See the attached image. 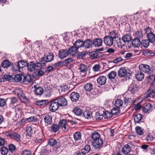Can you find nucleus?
I'll return each instance as SVG.
<instances>
[{"label":"nucleus","mask_w":155,"mask_h":155,"mask_svg":"<svg viewBox=\"0 0 155 155\" xmlns=\"http://www.w3.org/2000/svg\"><path fill=\"white\" fill-rule=\"evenodd\" d=\"M92 141L91 143L94 148L100 149L102 148L103 145V141L100 137V134L97 132H95L91 135Z\"/></svg>","instance_id":"1"},{"label":"nucleus","mask_w":155,"mask_h":155,"mask_svg":"<svg viewBox=\"0 0 155 155\" xmlns=\"http://www.w3.org/2000/svg\"><path fill=\"white\" fill-rule=\"evenodd\" d=\"M54 56L53 54L51 53H49L48 54L46 55L45 54L44 56L40 59L39 61L41 62H44L45 63L52 61L53 60Z\"/></svg>","instance_id":"2"},{"label":"nucleus","mask_w":155,"mask_h":155,"mask_svg":"<svg viewBox=\"0 0 155 155\" xmlns=\"http://www.w3.org/2000/svg\"><path fill=\"white\" fill-rule=\"evenodd\" d=\"M49 109L51 111L54 112L58 110L59 107L56 99L49 103Z\"/></svg>","instance_id":"3"},{"label":"nucleus","mask_w":155,"mask_h":155,"mask_svg":"<svg viewBox=\"0 0 155 155\" xmlns=\"http://www.w3.org/2000/svg\"><path fill=\"white\" fill-rule=\"evenodd\" d=\"M139 69L144 72L150 74L152 72V70L150 68L148 65L144 64H140L139 66Z\"/></svg>","instance_id":"4"},{"label":"nucleus","mask_w":155,"mask_h":155,"mask_svg":"<svg viewBox=\"0 0 155 155\" xmlns=\"http://www.w3.org/2000/svg\"><path fill=\"white\" fill-rule=\"evenodd\" d=\"M114 39L107 35L104 37L103 41L104 43L107 46L110 47L113 45Z\"/></svg>","instance_id":"5"},{"label":"nucleus","mask_w":155,"mask_h":155,"mask_svg":"<svg viewBox=\"0 0 155 155\" xmlns=\"http://www.w3.org/2000/svg\"><path fill=\"white\" fill-rule=\"evenodd\" d=\"M118 76L120 77L130 76V74L124 68H121L119 69L118 72Z\"/></svg>","instance_id":"6"},{"label":"nucleus","mask_w":155,"mask_h":155,"mask_svg":"<svg viewBox=\"0 0 155 155\" xmlns=\"http://www.w3.org/2000/svg\"><path fill=\"white\" fill-rule=\"evenodd\" d=\"M58 140L53 138L50 139L48 142V144L51 146H53L55 145L57 148H59L61 146V143L58 142Z\"/></svg>","instance_id":"7"},{"label":"nucleus","mask_w":155,"mask_h":155,"mask_svg":"<svg viewBox=\"0 0 155 155\" xmlns=\"http://www.w3.org/2000/svg\"><path fill=\"white\" fill-rule=\"evenodd\" d=\"M56 99L59 106H64L67 104V101L64 97H60Z\"/></svg>","instance_id":"8"},{"label":"nucleus","mask_w":155,"mask_h":155,"mask_svg":"<svg viewBox=\"0 0 155 155\" xmlns=\"http://www.w3.org/2000/svg\"><path fill=\"white\" fill-rule=\"evenodd\" d=\"M18 91L20 92V93H18V92H17L18 91L16 90L15 91V93L19 97L21 101L23 103H25L28 102V99L25 96L24 94H23L21 90L19 89Z\"/></svg>","instance_id":"9"},{"label":"nucleus","mask_w":155,"mask_h":155,"mask_svg":"<svg viewBox=\"0 0 155 155\" xmlns=\"http://www.w3.org/2000/svg\"><path fill=\"white\" fill-rule=\"evenodd\" d=\"M79 97L80 95L77 92H72L70 95L71 100L73 102H76L78 100Z\"/></svg>","instance_id":"10"},{"label":"nucleus","mask_w":155,"mask_h":155,"mask_svg":"<svg viewBox=\"0 0 155 155\" xmlns=\"http://www.w3.org/2000/svg\"><path fill=\"white\" fill-rule=\"evenodd\" d=\"M90 149V146L89 145H86L84 148L81 149V152L77 153L76 155H85L89 152Z\"/></svg>","instance_id":"11"},{"label":"nucleus","mask_w":155,"mask_h":155,"mask_svg":"<svg viewBox=\"0 0 155 155\" xmlns=\"http://www.w3.org/2000/svg\"><path fill=\"white\" fill-rule=\"evenodd\" d=\"M58 125L59 126V127H62V130L64 132H66L68 131V128H67L66 127L67 125L66 120H61L59 122Z\"/></svg>","instance_id":"12"},{"label":"nucleus","mask_w":155,"mask_h":155,"mask_svg":"<svg viewBox=\"0 0 155 155\" xmlns=\"http://www.w3.org/2000/svg\"><path fill=\"white\" fill-rule=\"evenodd\" d=\"M93 41L91 40L87 39L84 41V47L86 48H90L92 47Z\"/></svg>","instance_id":"13"},{"label":"nucleus","mask_w":155,"mask_h":155,"mask_svg":"<svg viewBox=\"0 0 155 155\" xmlns=\"http://www.w3.org/2000/svg\"><path fill=\"white\" fill-rule=\"evenodd\" d=\"M92 41L93 45L96 47H99L102 45V40L99 38H95Z\"/></svg>","instance_id":"14"},{"label":"nucleus","mask_w":155,"mask_h":155,"mask_svg":"<svg viewBox=\"0 0 155 155\" xmlns=\"http://www.w3.org/2000/svg\"><path fill=\"white\" fill-rule=\"evenodd\" d=\"M25 78L24 75L21 74L16 75L14 77V80L17 82H20L21 83H24L23 79Z\"/></svg>","instance_id":"15"},{"label":"nucleus","mask_w":155,"mask_h":155,"mask_svg":"<svg viewBox=\"0 0 155 155\" xmlns=\"http://www.w3.org/2000/svg\"><path fill=\"white\" fill-rule=\"evenodd\" d=\"M68 51L67 49H62L59 51V57L61 58H63L68 56Z\"/></svg>","instance_id":"16"},{"label":"nucleus","mask_w":155,"mask_h":155,"mask_svg":"<svg viewBox=\"0 0 155 155\" xmlns=\"http://www.w3.org/2000/svg\"><path fill=\"white\" fill-rule=\"evenodd\" d=\"M144 97L146 98H148L149 97L153 98L155 97L153 90L151 89H149L147 92L144 94Z\"/></svg>","instance_id":"17"},{"label":"nucleus","mask_w":155,"mask_h":155,"mask_svg":"<svg viewBox=\"0 0 155 155\" xmlns=\"http://www.w3.org/2000/svg\"><path fill=\"white\" fill-rule=\"evenodd\" d=\"M107 78L105 76H102L98 78L97 81L100 85H102L106 83Z\"/></svg>","instance_id":"18"},{"label":"nucleus","mask_w":155,"mask_h":155,"mask_svg":"<svg viewBox=\"0 0 155 155\" xmlns=\"http://www.w3.org/2000/svg\"><path fill=\"white\" fill-rule=\"evenodd\" d=\"M44 120L45 124H50L52 122V117L51 115L48 114L45 116Z\"/></svg>","instance_id":"19"},{"label":"nucleus","mask_w":155,"mask_h":155,"mask_svg":"<svg viewBox=\"0 0 155 155\" xmlns=\"http://www.w3.org/2000/svg\"><path fill=\"white\" fill-rule=\"evenodd\" d=\"M135 77L138 81H141L143 79L144 74L141 71H138L135 74Z\"/></svg>","instance_id":"20"},{"label":"nucleus","mask_w":155,"mask_h":155,"mask_svg":"<svg viewBox=\"0 0 155 155\" xmlns=\"http://www.w3.org/2000/svg\"><path fill=\"white\" fill-rule=\"evenodd\" d=\"M84 41L81 39L77 40L74 44V46H75L78 49V48L81 47H83Z\"/></svg>","instance_id":"21"},{"label":"nucleus","mask_w":155,"mask_h":155,"mask_svg":"<svg viewBox=\"0 0 155 155\" xmlns=\"http://www.w3.org/2000/svg\"><path fill=\"white\" fill-rule=\"evenodd\" d=\"M78 49L75 46H72L68 50V54L74 55L78 52Z\"/></svg>","instance_id":"22"},{"label":"nucleus","mask_w":155,"mask_h":155,"mask_svg":"<svg viewBox=\"0 0 155 155\" xmlns=\"http://www.w3.org/2000/svg\"><path fill=\"white\" fill-rule=\"evenodd\" d=\"M10 136L11 138L14 139L17 141L18 142L20 140V135L16 133H12L10 135Z\"/></svg>","instance_id":"23"},{"label":"nucleus","mask_w":155,"mask_h":155,"mask_svg":"<svg viewBox=\"0 0 155 155\" xmlns=\"http://www.w3.org/2000/svg\"><path fill=\"white\" fill-rule=\"evenodd\" d=\"M138 86L134 83H132L129 88V90L131 93H134L137 91Z\"/></svg>","instance_id":"24"},{"label":"nucleus","mask_w":155,"mask_h":155,"mask_svg":"<svg viewBox=\"0 0 155 155\" xmlns=\"http://www.w3.org/2000/svg\"><path fill=\"white\" fill-rule=\"evenodd\" d=\"M139 38H135L132 41V45L134 47H139L141 44Z\"/></svg>","instance_id":"25"},{"label":"nucleus","mask_w":155,"mask_h":155,"mask_svg":"<svg viewBox=\"0 0 155 155\" xmlns=\"http://www.w3.org/2000/svg\"><path fill=\"white\" fill-rule=\"evenodd\" d=\"M130 146L127 144L124 145L123 148L122 152L124 154H127L130 152Z\"/></svg>","instance_id":"26"},{"label":"nucleus","mask_w":155,"mask_h":155,"mask_svg":"<svg viewBox=\"0 0 155 155\" xmlns=\"http://www.w3.org/2000/svg\"><path fill=\"white\" fill-rule=\"evenodd\" d=\"M48 102V100H38L35 102V104L39 106L45 107Z\"/></svg>","instance_id":"27"},{"label":"nucleus","mask_w":155,"mask_h":155,"mask_svg":"<svg viewBox=\"0 0 155 155\" xmlns=\"http://www.w3.org/2000/svg\"><path fill=\"white\" fill-rule=\"evenodd\" d=\"M147 37L148 38V40L151 42H155V33L153 34L152 33L150 32L147 34Z\"/></svg>","instance_id":"28"},{"label":"nucleus","mask_w":155,"mask_h":155,"mask_svg":"<svg viewBox=\"0 0 155 155\" xmlns=\"http://www.w3.org/2000/svg\"><path fill=\"white\" fill-rule=\"evenodd\" d=\"M142 119V114H137L134 117V120L135 123H139L141 120Z\"/></svg>","instance_id":"29"},{"label":"nucleus","mask_w":155,"mask_h":155,"mask_svg":"<svg viewBox=\"0 0 155 155\" xmlns=\"http://www.w3.org/2000/svg\"><path fill=\"white\" fill-rule=\"evenodd\" d=\"M27 66L28 67V70L30 72L36 70L35 63H34L33 62L28 63Z\"/></svg>","instance_id":"30"},{"label":"nucleus","mask_w":155,"mask_h":155,"mask_svg":"<svg viewBox=\"0 0 155 155\" xmlns=\"http://www.w3.org/2000/svg\"><path fill=\"white\" fill-rule=\"evenodd\" d=\"M45 64L44 62H37L35 63L36 70H39L43 68L45 65Z\"/></svg>","instance_id":"31"},{"label":"nucleus","mask_w":155,"mask_h":155,"mask_svg":"<svg viewBox=\"0 0 155 155\" xmlns=\"http://www.w3.org/2000/svg\"><path fill=\"white\" fill-rule=\"evenodd\" d=\"M18 66L20 68L21 71L22 70V68L26 66L28 64V63L26 61L21 60L19 61L18 63Z\"/></svg>","instance_id":"32"},{"label":"nucleus","mask_w":155,"mask_h":155,"mask_svg":"<svg viewBox=\"0 0 155 155\" xmlns=\"http://www.w3.org/2000/svg\"><path fill=\"white\" fill-rule=\"evenodd\" d=\"M50 128H51V131L54 133L58 131L60 128L58 125L54 124H52Z\"/></svg>","instance_id":"33"},{"label":"nucleus","mask_w":155,"mask_h":155,"mask_svg":"<svg viewBox=\"0 0 155 155\" xmlns=\"http://www.w3.org/2000/svg\"><path fill=\"white\" fill-rule=\"evenodd\" d=\"M11 63L7 60L3 61L1 63V66L4 68H7L11 65Z\"/></svg>","instance_id":"34"},{"label":"nucleus","mask_w":155,"mask_h":155,"mask_svg":"<svg viewBox=\"0 0 155 155\" xmlns=\"http://www.w3.org/2000/svg\"><path fill=\"white\" fill-rule=\"evenodd\" d=\"M25 78L23 79V81L25 82L30 83L33 80V78L31 75H27L26 76L24 75Z\"/></svg>","instance_id":"35"},{"label":"nucleus","mask_w":155,"mask_h":155,"mask_svg":"<svg viewBox=\"0 0 155 155\" xmlns=\"http://www.w3.org/2000/svg\"><path fill=\"white\" fill-rule=\"evenodd\" d=\"M123 104V101L121 99H117L115 101L114 105L116 107L120 108Z\"/></svg>","instance_id":"36"},{"label":"nucleus","mask_w":155,"mask_h":155,"mask_svg":"<svg viewBox=\"0 0 155 155\" xmlns=\"http://www.w3.org/2000/svg\"><path fill=\"white\" fill-rule=\"evenodd\" d=\"M89 55L92 59H96L98 58V52L97 51H93L89 53Z\"/></svg>","instance_id":"37"},{"label":"nucleus","mask_w":155,"mask_h":155,"mask_svg":"<svg viewBox=\"0 0 155 155\" xmlns=\"http://www.w3.org/2000/svg\"><path fill=\"white\" fill-rule=\"evenodd\" d=\"M142 54L145 56L150 55L153 56L155 55V53L153 52L152 51L147 49L143 50L142 51Z\"/></svg>","instance_id":"38"},{"label":"nucleus","mask_w":155,"mask_h":155,"mask_svg":"<svg viewBox=\"0 0 155 155\" xmlns=\"http://www.w3.org/2000/svg\"><path fill=\"white\" fill-rule=\"evenodd\" d=\"M84 87L86 91H90L93 89V85L91 83H87L84 85Z\"/></svg>","instance_id":"39"},{"label":"nucleus","mask_w":155,"mask_h":155,"mask_svg":"<svg viewBox=\"0 0 155 155\" xmlns=\"http://www.w3.org/2000/svg\"><path fill=\"white\" fill-rule=\"evenodd\" d=\"M79 69L81 72H85L87 71V66L84 64H80Z\"/></svg>","instance_id":"40"},{"label":"nucleus","mask_w":155,"mask_h":155,"mask_svg":"<svg viewBox=\"0 0 155 155\" xmlns=\"http://www.w3.org/2000/svg\"><path fill=\"white\" fill-rule=\"evenodd\" d=\"M117 76V73L116 72L112 71L110 72L107 75V77L110 79H114Z\"/></svg>","instance_id":"41"},{"label":"nucleus","mask_w":155,"mask_h":155,"mask_svg":"<svg viewBox=\"0 0 155 155\" xmlns=\"http://www.w3.org/2000/svg\"><path fill=\"white\" fill-rule=\"evenodd\" d=\"M84 117L87 119H90L92 116L91 113L88 111H85L83 113Z\"/></svg>","instance_id":"42"},{"label":"nucleus","mask_w":155,"mask_h":155,"mask_svg":"<svg viewBox=\"0 0 155 155\" xmlns=\"http://www.w3.org/2000/svg\"><path fill=\"white\" fill-rule=\"evenodd\" d=\"M109 34V35L107 36H110V37L112 38L114 40L118 36L117 32L114 31L110 32Z\"/></svg>","instance_id":"43"},{"label":"nucleus","mask_w":155,"mask_h":155,"mask_svg":"<svg viewBox=\"0 0 155 155\" xmlns=\"http://www.w3.org/2000/svg\"><path fill=\"white\" fill-rule=\"evenodd\" d=\"M150 42L148 39L143 40L141 42V45L144 48H147L149 46Z\"/></svg>","instance_id":"44"},{"label":"nucleus","mask_w":155,"mask_h":155,"mask_svg":"<svg viewBox=\"0 0 155 155\" xmlns=\"http://www.w3.org/2000/svg\"><path fill=\"white\" fill-rule=\"evenodd\" d=\"M152 107L151 104L150 103H146L144 106L143 110L145 112H147L149 111Z\"/></svg>","instance_id":"45"},{"label":"nucleus","mask_w":155,"mask_h":155,"mask_svg":"<svg viewBox=\"0 0 155 155\" xmlns=\"http://www.w3.org/2000/svg\"><path fill=\"white\" fill-rule=\"evenodd\" d=\"M113 114L107 111H106L103 114V116L105 118H110L112 117Z\"/></svg>","instance_id":"46"},{"label":"nucleus","mask_w":155,"mask_h":155,"mask_svg":"<svg viewBox=\"0 0 155 155\" xmlns=\"http://www.w3.org/2000/svg\"><path fill=\"white\" fill-rule=\"evenodd\" d=\"M126 44V43L122 39H120L117 42V45L118 47L122 48Z\"/></svg>","instance_id":"47"},{"label":"nucleus","mask_w":155,"mask_h":155,"mask_svg":"<svg viewBox=\"0 0 155 155\" xmlns=\"http://www.w3.org/2000/svg\"><path fill=\"white\" fill-rule=\"evenodd\" d=\"M74 138L76 140H80L81 138V135L80 132H76L74 134Z\"/></svg>","instance_id":"48"},{"label":"nucleus","mask_w":155,"mask_h":155,"mask_svg":"<svg viewBox=\"0 0 155 155\" xmlns=\"http://www.w3.org/2000/svg\"><path fill=\"white\" fill-rule=\"evenodd\" d=\"M26 135L29 137H31L32 134V129L31 127L28 126L26 127Z\"/></svg>","instance_id":"49"},{"label":"nucleus","mask_w":155,"mask_h":155,"mask_svg":"<svg viewBox=\"0 0 155 155\" xmlns=\"http://www.w3.org/2000/svg\"><path fill=\"white\" fill-rule=\"evenodd\" d=\"M35 87V92L36 94L38 95H40L42 94L43 90L42 88L40 87L36 88Z\"/></svg>","instance_id":"50"},{"label":"nucleus","mask_w":155,"mask_h":155,"mask_svg":"<svg viewBox=\"0 0 155 155\" xmlns=\"http://www.w3.org/2000/svg\"><path fill=\"white\" fill-rule=\"evenodd\" d=\"M111 112L113 115H116L120 113V110L119 108L116 107L112 108Z\"/></svg>","instance_id":"51"},{"label":"nucleus","mask_w":155,"mask_h":155,"mask_svg":"<svg viewBox=\"0 0 155 155\" xmlns=\"http://www.w3.org/2000/svg\"><path fill=\"white\" fill-rule=\"evenodd\" d=\"M73 111L74 114L77 116L80 115L82 113L81 109L78 107H76L73 110Z\"/></svg>","instance_id":"52"},{"label":"nucleus","mask_w":155,"mask_h":155,"mask_svg":"<svg viewBox=\"0 0 155 155\" xmlns=\"http://www.w3.org/2000/svg\"><path fill=\"white\" fill-rule=\"evenodd\" d=\"M122 39L126 43L129 42L131 40L130 36L128 35H124L122 38Z\"/></svg>","instance_id":"53"},{"label":"nucleus","mask_w":155,"mask_h":155,"mask_svg":"<svg viewBox=\"0 0 155 155\" xmlns=\"http://www.w3.org/2000/svg\"><path fill=\"white\" fill-rule=\"evenodd\" d=\"M103 117V115H100L98 112H96L94 116V118L95 119L99 120H101Z\"/></svg>","instance_id":"54"},{"label":"nucleus","mask_w":155,"mask_h":155,"mask_svg":"<svg viewBox=\"0 0 155 155\" xmlns=\"http://www.w3.org/2000/svg\"><path fill=\"white\" fill-rule=\"evenodd\" d=\"M12 71L14 72L19 71V72H21V71L19 67V66H18V64L13 66V67L12 68Z\"/></svg>","instance_id":"55"},{"label":"nucleus","mask_w":155,"mask_h":155,"mask_svg":"<svg viewBox=\"0 0 155 155\" xmlns=\"http://www.w3.org/2000/svg\"><path fill=\"white\" fill-rule=\"evenodd\" d=\"M1 153L3 155H6L8 151V150L7 148L3 147L1 148Z\"/></svg>","instance_id":"56"},{"label":"nucleus","mask_w":155,"mask_h":155,"mask_svg":"<svg viewBox=\"0 0 155 155\" xmlns=\"http://www.w3.org/2000/svg\"><path fill=\"white\" fill-rule=\"evenodd\" d=\"M136 131L137 133L139 135H141L143 134V130L140 127H137L136 128Z\"/></svg>","instance_id":"57"},{"label":"nucleus","mask_w":155,"mask_h":155,"mask_svg":"<svg viewBox=\"0 0 155 155\" xmlns=\"http://www.w3.org/2000/svg\"><path fill=\"white\" fill-rule=\"evenodd\" d=\"M21 108V106L20 104L17 105L14 108V110L16 114H17V113L18 112H19L20 111Z\"/></svg>","instance_id":"58"},{"label":"nucleus","mask_w":155,"mask_h":155,"mask_svg":"<svg viewBox=\"0 0 155 155\" xmlns=\"http://www.w3.org/2000/svg\"><path fill=\"white\" fill-rule=\"evenodd\" d=\"M74 59L71 58H68L63 61L64 64H69L72 63L74 61Z\"/></svg>","instance_id":"59"},{"label":"nucleus","mask_w":155,"mask_h":155,"mask_svg":"<svg viewBox=\"0 0 155 155\" xmlns=\"http://www.w3.org/2000/svg\"><path fill=\"white\" fill-rule=\"evenodd\" d=\"M100 66L99 64L95 65L93 67L92 69L94 72H97L100 71Z\"/></svg>","instance_id":"60"},{"label":"nucleus","mask_w":155,"mask_h":155,"mask_svg":"<svg viewBox=\"0 0 155 155\" xmlns=\"http://www.w3.org/2000/svg\"><path fill=\"white\" fill-rule=\"evenodd\" d=\"M132 101V99L129 97H126L124 98V104H128L131 103Z\"/></svg>","instance_id":"61"},{"label":"nucleus","mask_w":155,"mask_h":155,"mask_svg":"<svg viewBox=\"0 0 155 155\" xmlns=\"http://www.w3.org/2000/svg\"><path fill=\"white\" fill-rule=\"evenodd\" d=\"M6 104V101L5 99L0 98V107L5 106Z\"/></svg>","instance_id":"62"},{"label":"nucleus","mask_w":155,"mask_h":155,"mask_svg":"<svg viewBox=\"0 0 155 155\" xmlns=\"http://www.w3.org/2000/svg\"><path fill=\"white\" fill-rule=\"evenodd\" d=\"M9 149L10 151L12 152L15 150L16 147L13 144H11L9 146Z\"/></svg>","instance_id":"63"},{"label":"nucleus","mask_w":155,"mask_h":155,"mask_svg":"<svg viewBox=\"0 0 155 155\" xmlns=\"http://www.w3.org/2000/svg\"><path fill=\"white\" fill-rule=\"evenodd\" d=\"M22 155H31V153L28 150H25L22 152Z\"/></svg>","instance_id":"64"}]
</instances>
